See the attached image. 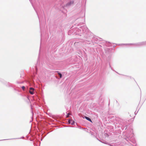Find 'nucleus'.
Segmentation results:
<instances>
[{
	"label": "nucleus",
	"mask_w": 146,
	"mask_h": 146,
	"mask_svg": "<svg viewBox=\"0 0 146 146\" xmlns=\"http://www.w3.org/2000/svg\"><path fill=\"white\" fill-rule=\"evenodd\" d=\"M34 89L33 88H30V90H29V93L31 94H34Z\"/></svg>",
	"instance_id": "nucleus-1"
},
{
	"label": "nucleus",
	"mask_w": 146,
	"mask_h": 146,
	"mask_svg": "<svg viewBox=\"0 0 146 146\" xmlns=\"http://www.w3.org/2000/svg\"><path fill=\"white\" fill-rule=\"evenodd\" d=\"M74 1H70L67 3L66 4V6H69L71 4H73L74 3Z\"/></svg>",
	"instance_id": "nucleus-2"
},
{
	"label": "nucleus",
	"mask_w": 146,
	"mask_h": 146,
	"mask_svg": "<svg viewBox=\"0 0 146 146\" xmlns=\"http://www.w3.org/2000/svg\"><path fill=\"white\" fill-rule=\"evenodd\" d=\"M85 119H86L88 120V121H90V122H92V121L91 120L90 118H89V117H87L86 116H85Z\"/></svg>",
	"instance_id": "nucleus-3"
},
{
	"label": "nucleus",
	"mask_w": 146,
	"mask_h": 146,
	"mask_svg": "<svg viewBox=\"0 0 146 146\" xmlns=\"http://www.w3.org/2000/svg\"><path fill=\"white\" fill-rule=\"evenodd\" d=\"M74 123H75V122L72 119H71V124L73 125V124H74Z\"/></svg>",
	"instance_id": "nucleus-4"
},
{
	"label": "nucleus",
	"mask_w": 146,
	"mask_h": 146,
	"mask_svg": "<svg viewBox=\"0 0 146 146\" xmlns=\"http://www.w3.org/2000/svg\"><path fill=\"white\" fill-rule=\"evenodd\" d=\"M58 74L60 76V78H61L62 77V74L61 73H59V72L58 73Z\"/></svg>",
	"instance_id": "nucleus-5"
},
{
	"label": "nucleus",
	"mask_w": 146,
	"mask_h": 146,
	"mask_svg": "<svg viewBox=\"0 0 146 146\" xmlns=\"http://www.w3.org/2000/svg\"><path fill=\"white\" fill-rule=\"evenodd\" d=\"M71 119H70L68 121V123L69 124H71Z\"/></svg>",
	"instance_id": "nucleus-6"
},
{
	"label": "nucleus",
	"mask_w": 146,
	"mask_h": 146,
	"mask_svg": "<svg viewBox=\"0 0 146 146\" xmlns=\"http://www.w3.org/2000/svg\"><path fill=\"white\" fill-rule=\"evenodd\" d=\"M71 114L70 113H68L66 117H69V115H70Z\"/></svg>",
	"instance_id": "nucleus-7"
},
{
	"label": "nucleus",
	"mask_w": 146,
	"mask_h": 146,
	"mask_svg": "<svg viewBox=\"0 0 146 146\" xmlns=\"http://www.w3.org/2000/svg\"><path fill=\"white\" fill-rule=\"evenodd\" d=\"M22 89H23V90H24V89L25 88V87L24 86H22Z\"/></svg>",
	"instance_id": "nucleus-8"
}]
</instances>
